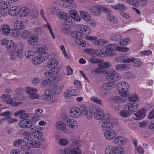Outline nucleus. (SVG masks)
Masks as SVG:
<instances>
[{"label": "nucleus", "instance_id": "obj_1", "mask_svg": "<svg viewBox=\"0 0 154 154\" xmlns=\"http://www.w3.org/2000/svg\"><path fill=\"white\" fill-rule=\"evenodd\" d=\"M111 72L109 75V79L112 80L111 82H109L104 83L103 86V88L105 90H110L112 89L115 87V85L114 82L120 80L121 78L120 75L116 73L115 71H108Z\"/></svg>", "mask_w": 154, "mask_h": 154}, {"label": "nucleus", "instance_id": "obj_2", "mask_svg": "<svg viewBox=\"0 0 154 154\" xmlns=\"http://www.w3.org/2000/svg\"><path fill=\"white\" fill-rule=\"evenodd\" d=\"M117 88L119 94L122 97H126L128 96L129 85L127 83L124 81L121 82L117 84Z\"/></svg>", "mask_w": 154, "mask_h": 154}, {"label": "nucleus", "instance_id": "obj_3", "mask_svg": "<svg viewBox=\"0 0 154 154\" xmlns=\"http://www.w3.org/2000/svg\"><path fill=\"white\" fill-rule=\"evenodd\" d=\"M79 140L72 141L71 145L72 149L67 148L65 149L64 152L65 154H82V151L79 147Z\"/></svg>", "mask_w": 154, "mask_h": 154}, {"label": "nucleus", "instance_id": "obj_4", "mask_svg": "<svg viewBox=\"0 0 154 154\" xmlns=\"http://www.w3.org/2000/svg\"><path fill=\"white\" fill-rule=\"evenodd\" d=\"M101 11L106 13H109V11H110L109 9L101 5L93 6L90 9L91 13L96 16L100 15L101 13Z\"/></svg>", "mask_w": 154, "mask_h": 154}, {"label": "nucleus", "instance_id": "obj_5", "mask_svg": "<svg viewBox=\"0 0 154 154\" xmlns=\"http://www.w3.org/2000/svg\"><path fill=\"white\" fill-rule=\"evenodd\" d=\"M72 36L73 38L76 39L75 42L77 44L82 47L85 46V42L82 40V39L84 37L83 33L75 31L72 33Z\"/></svg>", "mask_w": 154, "mask_h": 154}, {"label": "nucleus", "instance_id": "obj_6", "mask_svg": "<svg viewBox=\"0 0 154 154\" xmlns=\"http://www.w3.org/2000/svg\"><path fill=\"white\" fill-rule=\"evenodd\" d=\"M37 89H33L31 88H27L26 91L28 94L29 97L31 99H37L39 97V95L36 94Z\"/></svg>", "mask_w": 154, "mask_h": 154}, {"label": "nucleus", "instance_id": "obj_7", "mask_svg": "<svg viewBox=\"0 0 154 154\" xmlns=\"http://www.w3.org/2000/svg\"><path fill=\"white\" fill-rule=\"evenodd\" d=\"M125 109H127L129 112H134L138 109V104L136 102L129 103L126 105Z\"/></svg>", "mask_w": 154, "mask_h": 154}, {"label": "nucleus", "instance_id": "obj_8", "mask_svg": "<svg viewBox=\"0 0 154 154\" xmlns=\"http://www.w3.org/2000/svg\"><path fill=\"white\" fill-rule=\"evenodd\" d=\"M19 125L22 128H28L32 127L33 124L31 120L25 119L20 121Z\"/></svg>", "mask_w": 154, "mask_h": 154}, {"label": "nucleus", "instance_id": "obj_9", "mask_svg": "<svg viewBox=\"0 0 154 154\" xmlns=\"http://www.w3.org/2000/svg\"><path fill=\"white\" fill-rule=\"evenodd\" d=\"M104 137L108 140H110L113 139L116 136V131L114 130H110L106 131L104 134Z\"/></svg>", "mask_w": 154, "mask_h": 154}, {"label": "nucleus", "instance_id": "obj_10", "mask_svg": "<svg viewBox=\"0 0 154 154\" xmlns=\"http://www.w3.org/2000/svg\"><path fill=\"white\" fill-rule=\"evenodd\" d=\"M77 11L74 9H72L69 11V19L71 18L74 20L79 21L81 20L80 18L78 15Z\"/></svg>", "mask_w": 154, "mask_h": 154}, {"label": "nucleus", "instance_id": "obj_11", "mask_svg": "<svg viewBox=\"0 0 154 154\" xmlns=\"http://www.w3.org/2000/svg\"><path fill=\"white\" fill-rule=\"evenodd\" d=\"M11 32L9 26L6 24L0 26V32L7 36Z\"/></svg>", "mask_w": 154, "mask_h": 154}, {"label": "nucleus", "instance_id": "obj_12", "mask_svg": "<svg viewBox=\"0 0 154 154\" xmlns=\"http://www.w3.org/2000/svg\"><path fill=\"white\" fill-rule=\"evenodd\" d=\"M20 9L17 6H14L11 7L8 10V14L11 16H15L20 13Z\"/></svg>", "mask_w": 154, "mask_h": 154}, {"label": "nucleus", "instance_id": "obj_13", "mask_svg": "<svg viewBox=\"0 0 154 154\" xmlns=\"http://www.w3.org/2000/svg\"><path fill=\"white\" fill-rule=\"evenodd\" d=\"M79 94V92L78 90H72L69 91L66 90L64 94V97H69L73 96L78 95Z\"/></svg>", "mask_w": 154, "mask_h": 154}, {"label": "nucleus", "instance_id": "obj_14", "mask_svg": "<svg viewBox=\"0 0 154 154\" xmlns=\"http://www.w3.org/2000/svg\"><path fill=\"white\" fill-rule=\"evenodd\" d=\"M64 2L63 3V6L66 8L71 9L72 8H75V5L74 3L73 0H61Z\"/></svg>", "mask_w": 154, "mask_h": 154}, {"label": "nucleus", "instance_id": "obj_15", "mask_svg": "<svg viewBox=\"0 0 154 154\" xmlns=\"http://www.w3.org/2000/svg\"><path fill=\"white\" fill-rule=\"evenodd\" d=\"M95 54L97 56L103 57L104 56H110L113 57L116 55V54L114 53H109V54H105V53L103 52L102 51L100 50H96L95 52Z\"/></svg>", "mask_w": 154, "mask_h": 154}, {"label": "nucleus", "instance_id": "obj_16", "mask_svg": "<svg viewBox=\"0 0 154 154\" xmlns=\"http://www.w3.org/2000/svg\"><path fill=\"white\" fill-rule=\"evenodd\" d=\"M70 113L71 116L74 118H78L81 115L78 108L77 107L71 109Z\"/></svg>", "mask_w": 154, "mask_h": 154}, {"label": "nucleus", "instance_id": "obj_17", "mask_svg": "<svg viewBox=\"0 0 154 154\" xmlns=\"http://www.w3.org/2000/svg\"><path fill=\"white\" fill-rule=\"evenodd\" d=\"M66 122L67 125L70 128L73 129L77 128L78 126V124L76 121L73 119H67Z\"/></svg>", "mask_w": 154, "mask_h": 154}, {"label": "nucleus", "instance_id": "obj_18", "mask_svg": "<svg viewBox=\"0 0 154 154\" xmlns=\"http://www.w3.org/2000/svg\"><path fill=\"white\" fill-rule=\"evenodd\" d=\"M146 112V109L144 108H142L137 112L134 114V115L137 117V119H140L145 116V113Z\"/></svg>", "mask_w": 154, "mask_h": 154}, {"label": "nucleus", "instance_id": "obj_19", "mask_svg": "<svg viewBox=\"0 0 154 154\" xmlns=\"http://www.w3.org/2000/svg\"><path fill=\"white\" fill-rule=\"evenodd\" d=\"M23 99L22 97H19V96H16L13 98H10L8 100H6V102L8 103L11 104L13 106H17L18 104V102L15 101L14 100H21Z\"/></svg>", "mask_w": 154, "mask_h": 154}, {"label": "nucleus", "instance_id": "obj_20", "mask_svg": "<svg viewBox=\"0 0 154 154\" xmlns=\"http://www.w3.org/2000/svg\"><path fill=\"white\" fill-rule=\"evenodd\" d=\"M94 116L97 120H100L102 119L104 116L103 112L100 109H97L94 112Z\"/></svg>", "mask_w": 154, "mask_h": 154}, {"label": "nucleus", "instance_id": "obj_21", "mask_svg": "<svg viewBox=\"0 0 154 154\" xmlns=\"http://www.w3.org/2000/svg\"><path fill=\"white\" fill-rule=\"evenodd\" d=\"M115 143L117 145H123L126 143V140L124 137L118 136L115 139Z\"/></svg>", "mask_w": 154, "mask_h": 154}, {"label": "nucleus", "instance_id": "obj_22", "mask_svg": "<svg viewBox=\"0 0 154 154\" xmlns=\"http://www.w3.org/2000/svg\"><path fill=\"white\" fill-rule=\"evenodd\" d=\"M101 127L103 131H107L111 130L113 128V126L112 123L108 122H103Z\"/></svg>", "mask_w": 154, "mask_h": 154}, {"label": "nucleus", "instance_id": "obj_23", "mask_svg": "<svg viewBox=\"0 0 154 154\" xmlns=\"http://www.w3.org/2000/svg\"><path fill=\"white\" fill-rule=\"evenodd\" d=\"M58 63L54 59H51L48 62L47 66L49 68H58L57 67Z\"/></svg>", "mask_w": 154, "mask_h": 154}, {"label": "nucleus", "instance_id": "obj_24", "mask_svg": "<svg viewBox=\"0 0 154 154\" xmlns=\"http://www.w3.org/2000/svg\"><path fill=\"white\" fill-rule=\"evenodd\" d=\"M23 54L19 53L18 52L13 49L11 52L10 57L12 60H16L17 58V57H23Z\"/></svg>", "mask_w": 154, "mask_h": 154}, {"label": "nucleus", "instance_id": "obj_25", "mask_svg": "<svg viewBox=\"0 0 154 154\" xmlns=\"http://www.w3.org/2000/svg\"><path fill=\"white\" fill-rule=\"evenodd\" d=\"M129 65L128 64H120L116 66L115 68L117 70H124L129 69Z\"/></svg>", "mask_w": 154, "mask_h": 154}, {"label": "nucleus", "instance_id": "obj_26", "mask_svg": "<svg viewBox=\"0 0 154 154\" xmlns=\"http://www.w3.org/2000/svg\"><path fill=\"white\" fill-rule=\"evenodd\" d=\"M79 29L85 35H88L91 32V29L88 26L82 25L80 27Z\"/></svg>", "mask_w": 154, "mask_h": 154}, {"label": "nucleus", "instance_id": "obj_27", "mask_svg": "<svg viewBox=\"0 0 154 154\" xmlns=\"http://www.w3.org/2000/svg\"><path fill=\"white\" fill-rule=\"evenodd\" d=\"M51 69L48 72H45V75L47 76L48 75L50 76L52 75H56L58 73L59 71V69L58 68H51Z\"/></svg>", "mask_w": 154, "mask_h": 154}, {"label": "nucleus", "instance_id": "obj_28", "mask_svg": "<svg viewBox=\"0 0 154 154\" xmlns=\"http://www.w3.org/2000/svg\"><path fill=\"white\" fill-rule=\"evenodd\" d=\"M44 61L43 58H40L39 55H38L36 57L32 58V63L35 65H37L41 64L42 62Z\"/></svg>", "mask_w": 154, "mask_h": 154}, {"label": "nucleus", "instance_id": "obj_29", "mask_svg": "<svg viewBox=\"0 0 154 154\" xmlns=\"http://www.w3.org/2000/svg\"><path fill=\"white\" fill-rule=\"evenodd\" d=\"M37 54V52H35L33 50H30L26 51L25 53V55L27 58L31 59L33 57L36 55Z\"/></svg>", "mask_w": 154, "mask_h": 154}, {"label": "nucleus", "instance_id": "obj_30", "mask_svg": "<svg viewBox=\"0 0 154 154\" xmlns=\"http://www.w3.org/2000/svg\"><path fill=\"white\" fill-rule=\"evenodd\" d=\"M78 108L80 111L81 115H85L88 112L87 107L86 105L84 104L80 105L79 107Z\"/></svg>", "mask_w": 154, "mask_h": 154}, {"label": "nucleus", "instance_id": "obj_31", "mask_svg": "<svg viewBox=\"0 0 154 154\" xmlns=\"http://www.w3.org/2000/svg\"><path fill=\"white\" fill-rule=\"evenodd\" d=\"M122 38V36L119 34H115L111 35L110 36V39L113 41H120Z\"/></svg>", "mask_w": 154, "mask_h": 154}, {"label": "nucleus", "instance_id": "obj_32", "mask_svg": "<svg viewBox=\"0 0 154 154\" xmlns=\"http://www.w3.org/2000/svg\"><path fill=\"white\" fill-rule=\"evenodd\" d=\"M113 118L109 114H106L104 116L103 118V122H109L112 124L113 122Z\"/></svg>", "mask_w": 154, "mask_h": 154}, {"label": "nucleus", "instance_id": "obj_33", "mask_svg": "<svg viewBox=\"0 0 154 154\" xmlns=\"http://www.w3.org/2000/svg\"><path fill=\"white\" fill-rule=\"evenodd\" d=\"M82 18L85 21H88L90 20L91 17L89 14L84 11H82L80 13Z\"/></svg>", "mask_w": 154, "mask_h": 154}, {"label": "nucleus", "instance_id": "obj_34", "mask_svg": "<svg viewBox=\"0 0 154 154\" xmlns=\"http://www.w3.org/2000/svg\"><path fill=\"white\" fill-rule=\"evenodd\" d=\"M29 45H33L37 43V38L36 36H31L28 39L27 41Z\"/></svg>", "mask_w": 154, "mask_h": 154}, {"label": "nucleus", "instance_id": "obj_35", "mask_svg": "<svg viewBox=\"0 0 154 154\" xmlns=\"http://www.w3.org/2000/svg\"><path fill=\"white\" fill-rule=\"evenodd\" d=\"M14 49L15 51H17L19 53L21 54H23L22 51L23 48V46L22 44L20 42L17 43L14 47Z\"/></svg>", "mask_w": 154, "mask_h": 154}, {"label": "nucleus", "instance_id": "obj_36", "mask_svg": "<svg viewBox=\"0 0 154 154\" xmlns=\"http://www.w3.org/2000/svg\"><path fill=\"white\" fill-rule=\"evenodd\" d=\"M112 7L115 9L120 11L122 12L125 11L126 9L125 5L122 4H119L117 5L112 6Z\"/></svg>", "mask_w": 154, "mask_h": 154}, {"label": "nucleus", "instance_id": "obj_37", "mask_svg": "<svg viewBox=\"0 0 154 154\" xmlns=\"http://www.w3.org/2000/svg\"><path fill=\"white\" fill-rule=\"evenodd\" d=\"M56 127L57 129L63 131L66 129V125L63 122H59L56 123Z\"/></svg>", "mask_w": 154, "mask_h": 154}, {"label": "nucleus", "instance_id": "obj_38", "mask_svg": "<svg viewBox=\"0 0 154 154\" xmlns=\"http://www.w3.org/2000/svg\"><path fill=\"white\" fill-rule=\"evenodd\" d=\"M111 66L110 63L106 62L98 64L99 69H104L109 67Z\"/></svg>", "mask_w": 154, "mask_h": 154}, {"label": "nucleus", "instance_id": "obj_39", "mask_svg": "<svg viewBox=\"0 0 154 154\" xmlns=\"http://www.w3.org/2000/svg\"><path fill=\"white\" fill-rule=\"evenodd\" d=\"M29 12V9L26 7H23L20 9V12L21 13L23 16L25 17L27 16Z\"/></svg>", "mask_w": 154, "mask_h": 154}, {"label": "nucleus", "instance_id": "obj_40", "mask_svg": "<svg viewBox=\"0 0 154 154\" xmlns=\"http://www.w3.org/2000/svg\"><path fill=\"white\" fill-rule=\"evenodd\" d=\"M114 146H108L105 149V154H115L113 149Z\"/></svg>", "mask_w": 154, "mask_h": 154}, {"label": "nucleus", "instance_id": "obj_41", "mask_svg": "<svg viewBox=\"0 0 154 154\" xmlns=\"http://www.w3.org/2000/svg\"><path fill=\"white\" fill-rule=\"evenodd\" d=\"M113 150L115 154H123L124 150L122 147L118 146L116 147L114 146Z\"/></svg>", "mask_w": 154, "mask_h": 154}, {"label": "nucleus", "instance_id": "obj_42", "mask_svg": "<svg viewBox=\"0 0 154 154\" xmlns=\"http://www.w3.org/2000/svg\"><path fill=\"white\" fill-rule=\"evenodd\" d=\"M108 42L105 40L104 39H100L97 40H95L94 41V44L95 45H103L106 44L108 43Z\"/></svg>", "mask_w": 154, "mask_h": 154}, {"label": "nucleus", "instance_id": "obj_43", "mask_svg": "<svg viewBox=\"0 0 154 154\" xmlns=\"http://www.w3.org/2000/svg\"><path fill=\"white\" fill-rule=\"evenodd\" d=\"M24 24L20 21L15 22L14 24V26L17 29H22L24 27Z\"/></svg>", "mask_w": 154, "mask_h": 154}, {"label": "nucleus", "instance_id": "obj_44", "mask_svg": "<svg viewBox=\"0 0 154 154\" xmlns=\"http://www.w3.org/2000/svg\"><path fill=\"white\" fill-rule=\"evenodd\" d=\"M120 115L124 118H128L130 116V113L127 109H125L122 110L120 113Z\"/></svg>", "mask_w": 154, "mask_h": 154}, {"label": "nucleus", "instance_id": "obj_45", "mask_svg": "<svg viewBox=\"0 0 154 154\" xmlns=\"http://www.w3.org/2000/svg\"><path fill=\"white\" fill-rule=\"evenodd\" d=\"M53 82V81L52 78H47L44 79L41 84L44 85H48L51 84Z\"/></svg>", "mask_w": 154, "mask_h": 154}, {"label": "nucleus", "instance_id": "obj_46", "mask_svg": "<svg viewBox=\"0 0 154 154\" xmlns=\"http://www.w3.org/2000/svg\"><path fill=\"white\" fill-rule=\"evenodd\" d=\"M9 3L6 1H3L0 2V9L4 10L8 8L9 7Z\"/></svg>", "mask_w": 154, "mask_h": 154}, {"label": "nucleus", "instance_id": "obj_47", "mask_svg": "<svg viewBox=\"0 0 154 154\" xmlns=\"http://www.w3.org/2000/svg\"><path fill=\"white\" fill-rule=\"evenodd\" d=\"M91 100L92 101H93L94 103L100 105H101L102 104V101L99 99L97 97H96L94 96H92L91 98Z\"/></svg>", "mask_w": 154, "mask_h": 154}, {"label": "nucleus", "instance_id": "obj_48", "mask_svg": "<svg viewBox=\"0 0 154 154\" xmlns=\"http://www.w3.org/2000/svg\"><path fill=\"white\" fill-rule=\"evenodd\" d=\"M58 16L59 18L61 20H66L69 18L67 13L63 12L59 13Z\"/></svg>", "mask_w": 154, "mask_h": 154}, {"label": "nucleus", "instance_id": "obj_49", "mask_svg": "<svg viewBox=\"0 0 154 154\" xmlns=\"http://www.w3.org/2000/svg\"><path fill=\"white\" fill-rule=\"evenodd\" d=\"M131 62L132 63L134 66L136 67H140L142 65V63L140 61L137 59H135L134 58V59L132 60Z\"/></svg>", "mask_w": 154, "mask_h": 154}, {"label": "nucleus", "instance_id": "obj_50", "mask_svg": "<svg viewBox=\"0 0 154 154\" xmlns=\"http://www.w3.org/2000/svg\"><path fill=\"white\" fill-rule=\"evenodd\" d=\"M129 100L131 102H136L139 100V98L137 95H132L128 98Z\"/></svg>", "mask_w": 154, "mask_h": 154}, {"label": "nucleus", "instance_id": "obj_51", "mask_svg": "<svg viewBox=\"0 0 154 154\" xmlns=\"http://www.w3.org/2000/svg\"><path fill=\"white\" fill-rule=\"evenodd\" d=\"M144 151L143 147L141 146H135V154L138 153L143 154Z\"/></svg>", "mask_w": 154, "mask_h": 154}, {"label": "nucleus", "instance_id": "obj_52", "mask_svg": "<svg viewBox=\"0 0 154 154\" xmlns=\"http://www.w3.org/2000/svg\"><path fill=\"white\" fill-rule=\"evenodd\" d=\"M11 36L14 37H17L20 34V31L16 29H14L12 30H11L10 32Z\"/></svg>", "mask_w": 154, "mask_h": 154}, {"label": "nucleus", "instance_id": "obj_53", "mask_svg": "<svg viewBox=\"0 0 154 154\" xmlns=\"http://www.w3.org/2000/svg\"><path fill=\"white\" fill-rule=\"evenodd\" d=\"M38 55H39L40 58H41L42 59H43L44 61L47 59L48 57V54L45 52H43L41 51L39 53V54H38Z\"/></svg>", "mask_w": 154, "mask_h": 154}, {"label": "nucleus", "instance_id": "obj_54", "mask_svg": "<svg viewBox=\"0 0 154 154\" xmlns=\"http://www.w3.org/2000/svg\"><path fill=\"white\" fill-rule=\"evenodd\" d=\"M116 45L114 44H109L106 45V49L109 51H113L115 50Z\"/></svg>", "mask_w": 154, "mask_h": 154}, {"label": "nucleus", "instance_id": "obj_55", "mask_svg": "<svg viewBox=\"0 0 154 154\" xmlns=\"http://www.w3.org/2000/svg\"><path fill=\"white\" fill-rule=\"evenodd\" d=\"M136 2L137 5L141 7H144L147 4V0H137Z\"/></svg>", "mask_w": 154, "mask_h": 154}, {"label": "nucleus", "instance_id": "obj_56", "mask_svg": "<svg viewBox=\"0 0 154 154\" xmlns=\"http://www.w3.org/2000/svg\"><path fill=\"white\" fill-rule=\"evenodd\" d=\"M24 142V139H19L15 141L13 143V145L15 146H19Z\"/></svg>", "mask_w": 154, "mask_h": 154}, {"label": "nucleus", "instance_id": "obj_57", "mask_svg": "<svg viewBox=\"0 0 154 154\" xmlns=\"http://www.w3.org/2000/svg\"><path fill=\"white\" fill-rule=\"evenodd\" d=\"M22 112L20 116V118L21 119H27L29 117V113H25L24 110H22Z\"/></svg>", "mask_w": 154, "mask_h": 154}, {"label": "nucleus", "instance_id": "obj_58", "mask_svg": "<svg viewBox=\"0 0 154 154\" xmlns=\"http://www.w3.org/2000/svg\"><path fill=\"white\" fill-rule=\"evenodd\" d=\"M130 40L129 38H124L119 42L120 45L123 46H126L129 44Z\"/></svg>", "mask_w": 154, "mask_h": 154}, {"label": "nucleus", "instance_id": "obj_59", "mask_svg": "<svg viewBox=\"0 0 154 154\" xmlns=\"http://www.w3.org/2000/svg\"><path fill=\"white\" fill-rule=\"evenodd\" d=\"M44 95L42 97V98L46 100H51L53 98V95L46 93H44Z\"/></svg>", "mask_w": 154, "mask_h": 154}, {"label": "nucleus", "instance_id": "obj_60", "mask_svg": "<svg viewBox=\"0 0 154 154\" xmlns=\"http://www.w3.org/2000/svg\"><path fill=\"white\" fill-rule=\"evenodd\" d=\"M30 32L27 30L24 31L21 34V36L23 38H27L30 35Z\"/></svg>", "mask_w": 154, "mask_h": 154}, {"label": "nucleus", "instance_id": "obj_61", "mask_svg": "<svg viewBox=\"0 0 154 154\" xmlns=\"http://www.w3.org/2000/svg\"><path fill=\"white\" fill-rule=\"evenodd\" d=\"M122 56V57H123V58H122L123 60V63L131 62H132V60L134 59V58H129L126 56L124 55Z\"/></svg>", "mask_w": 154, "mask_h": 154}, {"label": "nucleus", "instance_id": "obj_62", "mask_svg": "<svg viewBox=\"0 0 154 154\" xmlns=\"http://www.w3.org/2000/svg\"><path fill=\"white\" fill-rule=\"evenodd\" d=\"M32 135L37 139L42 137L43 136V134L42 133L39 132V131H35L32 133Z\"/></svg>", "mask_w": 154, "mask_h": 154}, {"label": "nucleus", "instance_id": "obj_63", "mask_svg": "<svg viewBox=\"0 0 154 154\" xmlns=\"http://www.w3.org/2000/svg\"><path fill=\"white\" fill-rule=\"evenodd\" d=\"M59 144L62 146H66L68 143V141L65 139H60L59 140Z\"/></svg>", "mask_w": 154, "mask_h": 154}, {"label": "nucleus", "instance_id": "obj_64", "mask_svg": "<svg viewBox=\"0 0 154 154\" xmlns=\"http://www.w3.org/2000/svg\"><path fill=\"white\" fill-rule=\"evenodd\" d=\"M54 89H47L44 91V93L53 95L56 92L54 91Z\"/></svg>", "mask_w": 154, "mask_h": 154}]
</instances>
